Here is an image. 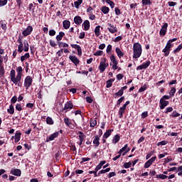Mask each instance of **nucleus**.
<instances>
[{
  "instance_id": "f257e3e1",
  "label": "nucleus",
  "mask_w": 182,
  "mask_h": 182,
  "mask_svg": "<svg viewBox=\"0 0 182 182\" xmlns=\"http://www.w3.org/2000/svg\"><path fill=\"white\" fill-rule=\"evenodd\" d=\"M133 50V58L139 59L143 53V48H141V44L140 43H134L132 48Z\"/></svg>"
},
{
  "instance_id": "f03ea898",
  "label": "nucleus",
  "mask_w": 182,
  "mask_h": 182,
  "mask_svg": "<svg viewBox=\"0 0 182 182\" xmlns=\"http://www.w3.org/2000/svg\"><path fill=\"white\" fill-rule=\"evenodd\" d=\"M16 73L15 70L12 69L10 71V79L14 85H17L18 87H22V82H21L20 78H18V75H16Z\"/></svg>"
},
{
  "instance_id": "7ed1b4c3",
  "label": "nucleus",
  "mask_w": 182,
  "mask_h": 182,
  "mask_svg": "<svg viewBox=\"0 0 182 182\" xmlns=\"http://www.w3.org/2000/svg\"><path fill=\"white\" fill-rule=\"evenodd\" d=\"M17 43H19L18 46V53H22L23 51H25V48H23V36H21V34L18 35Z\"/></svg>"
},
{
  "instance_id": "20e7f679",
  "label": "nucleus",
  "mask_w": 182,
  "mask_h": 182,
  "mask_svg": "<svg viewBox=\"0 0 182 182\" xmlns=\"http://www.w3.org/2000/svg\"><path fill=\"white\" fill-rule=\"evenodd\" d=\"M33 82V79L31 75H28L26 77L24 80V87H26V90L32 86V82Z\"/></svg>"
},
{
  "instance_id": "39448f33",
  "label": "nucleus",
  "mask_w": 182,
  "mask_h": 182,
  "mask_svg": "<svg viewBox=\"0 0 182 182\" xmlns=\"http://www.w3.org/2000/svg\"><path fill=\"white\" fill-rule=\"evenodd\" d=\"M172 46L173 44L167 42L166 46L162 50V52L164 53V56L167 57L168 55H170V50H171Z\"/></svg>"
},
{
  "instance_id": "423d86ee",
  "label": "nucleus",
  "mask_w": 182,
  "mask_h": 182,
  "mask_svg": "<svg viewBox=\"0 0 182 182\" xmlns=\"http://www.w3.org/2000/svg\"><path fill=\"white\" fill-rule=\"evenodd\" d=\"M58 137H59V132H55L46 137V143L53 141V140H55V139H58Z\"/></svg>"
},
{
  "instance_id": "0eeeda50",
  "label": "nucleus",
  "mask_w": 182,
  "mask_h": 182,
  "mask_svg": "<svg viewBox=\"0 0 182 182\" xmlns=\"http://www.w3.org/2000/svg\"><path fill=\"white\" fill-rule=\"evenodd\" d=\"M73 107V102L72 101H68L65 105L64 108L62 109V112H65V113H68L69 110H71V109Z\"/></svg>"
},
{
  "instance_id": "6e6552de",
  "label": "nucleus",
  "mask_w": 182,
  "mask_h": 182,
  "mask_svg": "<svg viewBox=\"0 0 182 182\" xmlns=\"http://www.w3.org/2000/svg\"><path fill=\"white\" fill-rule=\"evenodd\" d=\"M167 28H168V23H164V25L161 26L159 31L160 36H166L167 33Z\"/></svg>"
},
{
  "instance_id": "1a4fd4ad",
  "label": "nucleus",
  "mask_w": 182,
  "mask_h": 182,
  "mask_svg": "<svg viewBox=\"0 0 182 182\" xmlns=\"http://www.w3.org/2000/svg\"><path fill=\"white\" fill-rule=\"evenodd\" d=\"M151 62L147 60L145 63H143L141 65L136 67V70H143L147 69L151 65Z\"/></svg>"
},
{
  "instance_id": "9d476101",
  "label": "nucleus",
  "mask_w": 182,
  "mask_h": 182,
  "mask_svg": "<svg viewBox=\"0 0 182 182\" xmlns=\"http://www.w3.org/2000/svg\"><path fill=\"white\" fill-rule=\"evenodd\" d=\"M107 25V30L109 31V33H116L117 32V27H116L114 24L108 23Z\"/></svg>"
},
{
  "instance_id": "9b49d317",
  "label": "nucleus",
  "mask_w": 182,
  "mask_h": 182,
  "mask_svg": "<svg viewBox=\"0 0 182 182\" xmlns=\"http://www.w3.org/2000/svg\"><path fill=\"white\" fill-rule=\"evenodd\" d=\"M33 31V27L32 26H28L24 31L22 32L23 36H28L32 33Z\"/></svg>"
},
{
  "instance_id": "f8f14e48",
  "label": "nucleus",
  "mask_w": 182,
  "mask_h": 182,
  "mask_svg": "<svg viewBox=\"0 0 182 182\" xmlns=\"http://www.w3.org/2000/svg\"><path fill=\"white\" fill-rule=\"evenodd\" d=\"M168 105H170V102L168 101H166L165 100L160 99L159 107L161 110H163V109H165L166 107H167Z\"/></svg>"
},
{
  "instance_id": "ddd939ff",
  "label": "nucleus",
  "mask_w": 182,
  "mask_h": 182,
  "mask_svg": "<svg viewBox=\"0 0 182 182\" xmlns=\"http://www.w3.org/2000/svg\"><path fill=\"white\" fill-rule=\"evenodd\" d=\"M69 59L72 61L75 66H77L80 63V60L79 58H77V57H76V55H70Z\"/></svg>"
},
{
  "instance_id": "4468645a",
  "label": "nucleus",
  "mask_w": 182,
  "mask_h": 182,
  "mask_svg": "<svg viewBox=\"0 0 182 182\" xmlns=\"http://www.w3.org/2000/svg\"><path fill=\"white\" fill-rule=\"evenodd\" d=\"M107 66H109V63H107V65H106V58H105L104 62H101L99 65V69L100 70V73H103V72L106 70V68H107Z\"/></svg>"
},
{
  "instance_id": "2eb2a0df",
  "label": "nucleus",
  "mask_w": 182,
  "mask_h": 182,
  "mask_svg": "<svg viewBox=\"0 0 182 182\" xmlns=\"http://www.w3.org/2000/svg\"><path fill=\"white\" fill-rule=\"evenodd\" d=\"M10 174H12L13 176H16V177H21V175L22 174V171L21 169H11L10 171Z\"/></svg>"
},
{
  "instance_id": "dca6fc26",
  "label": "nucleus",
  "mask_w": 182,
  "mask_h": 182,
  "mask_svg": "<svg viewBox=\"0 0 182 182\" xmlns=\"http://www.w3.org/2000/svg\"><path fill=\"white\" fill-rule=\"evenodd\" d=\"M70 46L73 49H76L77 50L78 56H81L82 55V48L80 47V46H79L77 44H71Z\"/></svg>"
},
{
  "instance_id": "f3484780",
  "label": "nucleus",
  "mask_w": 182,
  "mask_h": 182,
  "mask_svg": "<svg viewBox=\"0 0 182 182\" xmlns=\"http://www.w3.org/2000/svg\"><path fill=\"white\" fill-rule=\"evenodd\" d=\"M64 123L66 126L70 127V129H75V125L70 122V119H69L68 117L64 118Z\"/></svg>"
},
{
  "instance_id": "a211bd4d",
  "label": "nucleus",
  "mask_w": 182,
  "mask_h": 182,
  "mask_svg": "<svg viewBox=\"0 0 182 182\" xmlns=\"http://www.w3.org/2000/svg\"><path fill=\"white\" fill-rule=\"evenodd\" d=\"M115 52H116L119 59H122V58H123V56H124V53L123 51H122V50L119 47H117L115 48Z\"/></svg>"
},
{
  "instance_id": "6ab92c4d",
  "label": "nucleus",
  "mask_w": 182,
  "mask_h": 182,
  "mask_svg": "<svg viewBox=\"0 0 182 182\" xmlns=\"http://www.w3.org/2000/svg\"><path fill=\"white\" fill-rule=\"evenodd\" d=\"M93 144L95 145V147H99L100 145V137H99V135H96L95 136V139H93Z\"/></svg>"
},
{
  "instance_id": "aec40b11",
  "label": "nucleus",
  "mask_w": 182,
  "mask_h": 182,
  "mask_svg": "<svg viewBox=\"0 0 182 182\" xmlns=\"http://www.w3.org/2000/svg\"><path fill=\"white\" fill-rule=\"evenodd\" d=\"M21 136H22V133H21V131H16L14 136L15 143H18L21 140Z\"/></svg>"
},
{
  "instance_id": "412c9836",
  "label": "nucleus",
  "mask_w": 182,
  "mask_h": 182,
  "mask_svg": "<svg viewBox=\"0 0 182 182\" xmlns=\"http://www.w3.org/2000/svg\"><path fill=\"white\" fill-rule=\"evenodd\" d=\"M74 22L75 25H80L82 22H83V19H82V17L80 16H76L74 17Z\"/></svg>"
},
{
  "instance_id": "4be33fe9",
  "label": "nucleus",
  "mask_w": 182,
  "mask_h": 182,
  "mask_svg": "<svg viewBox=\"0 0 182 182\" xmlns=\"http://www.w3.org/2000/svg\"><path fill=\"white\" fill-rule=\"evenodd\" d=\"M82 26L84 27V31H89L90 29V22L88 20L84 21Z\"/></svg>"
},
{
  "instance_id": "5701e85b",
  "label": "nucleus",
  "mask_w": 182,
  "mask_h": 182,
  "mask_svg": "<svg viewBox=\"0 0 182 182\" xmlns=\"http://www.w3.org/2000/svg\"><path fill=\"white\" fill-rule=\"evenodd\" d=\"M22 67L19 66L16 68V72H17V75L18 77L17 79L20 78V80H22Z\"/></svg>"
},
{
  "instance_id": "b1692460",
  "label": "nucleus",
  "mask_w": 182,
  "mask_h": 182,
  "mask_svg": "<svg viewBox=\"0 0 182 182\" xmlns=\"http://www.w3.org/2000/svg\"><path fill=\"white\" fill-rule=\"evenodd\" d=\"M63 26L64 29H69L70 28V21L69 20H64L63 21Z\"/></svg>"
},
{
  "instance_id": "393cba45",
  "label": "nucleus",
  "mask_w": 182,
  "mask_h": 182,
  "mask_svg": "<svg viewBox=\"0 0 182 182\" xmlns=\"http://www.w3.org/2000/svg\"><path fill=\"white\" fill-rule=\"evenodd\" d=\"M63 36H65V33L63 31H60L55 37L57 42H60V41H62L63 38Z\"/></svg>"
},
{
  "instance_id": "a878e982",
  "label": "nucleus",
  "mask_w": 182,
  "mask_h": 182,
  "mask_svg": "<svg viewBox=\"0 0 182 182\" xmlns=\"http://www.w3.org/2000/svg\"><path fill=\"white\" fill-rule=\"evenodd\" d=\"M7 23L6 21H0L1 28L4 32H6V29H8Z\"/></svg>"
},
{
  "instance_id": "bb28decb",
  "label": "nucleus",
  "mask_w": 182,
  "mask_h": 182,
  "mask_svg": "<svg viewBox=\"0 0 182 182\" xmlns=\"http://www.w3.org/2000/svg\"><path fill=\"white\" fill-rule=\"evenodd\" d=\"M7 113H9V114H14L15 113V107H14V105L11 104L9 105V108L7 109Z\"/></svg>"
},
{
  "instance_id": "cd10ccee",
  "label": "nucleus",
  "mask_w": 182,
  "mask_h": 182,
  "mask_svg": "<svg viewBox=\"0 0 182 182\" xmlns=\"http://www.w3.org/2000/svg\"><path fill=\"white\" fill-rule=\"evenodd\" d=\"M113 132V129H108L106 131V132L103 135V139H108V137H110L112 136V132Z\"/></svg>"
},
{
  "instance_id": "c85d7f7f",
  "label": "nucleus",
  "mask_w": 182,
  "mask_h": 182,
  "mask_svg": "<svg viewBox=\"0 0 182 182\" xmlns=\"http://www.w3.org/2000/svg\"><path fill=\"white\" fill-rule=\"evenodd\" d=\"M119 141H120V135L119 134L114 135L112 139L113 144H117V143H119Z\"/></svg>"
},
{
  "instance_id": "c756f323",
  "label": "nucleus",
  "mask_w": 182,
  "mask_h": 182,
  "mask_svg": "<svg viewBox=\"0 0 182 182\" xmlns=\"http://www.w3.org/2000/svg\"><path fill=\"white\" fill-rule=\"evenodd\" d=\"M101 11H102V14H105V15H107V14H109V12H110V9H109V7H107L106 6H103L101 8Z\"/></svg>"
},
{
  "instance_id": "7c9ffc66",
  "label": "nucleus",
  "mask_w": 182,
  "mask_h": 182,
  "mask_svg": "<svg viewBox=\"0 0 182 182\" xmlns=\"http://www.w3.org/2000/svg\"><path fill=\"white\" fill-rule=\"evenodd\" d=\"M57 45H58V48H69V44L62 41L57 42Z\"/></svg>"
},
{
  "instance_id": "2f4dec72",
  "label": "nucleus",
  "mask_w": 182,
  "mask_h": 182,
  "mask_svg": "<svg viewBox=\"0 0 182 182\" xmlns=\"http://www.w3.org/2000/svg\"><path fill=\"white\" fill-rule=\"evenodd\" d=\"M114 82V79L111 78L107 81L106 87L109 89V87H112L113 86V82Z\"/></svg>"
},
{
  "instance_id": "473e14b6",
  "label": "nucleus",
  "mask_w": 182,
  "mask_h": 182,
  "mask_svg": "<svg viewBox=\"0 0 182 182\" xmlns=\"http://www.w3.org/2000/svg\"><path fill=\"white\" fill-rule=\"evenodd\" d=\"M5 76V68L2 64H0V77H4Z\"/></svg>"
},
{
  "instance_id": "72a5a7b5",
  "label": "nucleus",
  "mask_w": 182,
  "mask_h": 182,
  "mask_svg": "<svg viewBox=\"0 0 182 182\" xmlns=\"http://www.w3.org/2000/svg\"><path fill=\"white\" fill-rule=\"evenodd\" d=\"M125 110H126V108H123L122 107H121L119 108V110L118 112V114L119 116V119H122L123 118V114L124 113Z\"/></svg>"
},
{
  "instance_id": "f704fd0d",
  "label": "nucleus",
  "mask_w": 182,
  "mask_h": 182,
  "mask_svg": "<svg viewBox=\"0 0 182 182\" xmlns=\"http://www.w3.org/2000/svg\"><path fill=\"white\" fill-rule=\"evenodd\" d=\"M176 92H177L176 87H171V90L168 92L170 97H173L174 95H176Z\"/></svg>"
},
{
  "instance_id": "c9c22d12",
  "label": "nucleus",
  "mask_w": 182,
  "mask_h": 182,
  "mask_svg": "<svg viewBox=\"0 0 182 182\" xmlns=\"http://www.w3.org/2000/svg\"><path fill=\"white\" fill-rule=\"evenodd\" d=\"M30 58H31V55L29 54V53H26L24 55H22L21 57V61L23 62L26 60V59H29Z\"/></svg>"
},
{
  "instance_id": "e433bc0d",
  "label": "nucleus",
  "mask_w": 182,
  "mask_h": 182,
  "mask_svg": "<svg viewBox=\"0 0 182 182\" xmlns=\"http://www.w3.org/2000/svg\"><path fill=\"white\" fill-rule=\"evenodd\" d=\"M147 89H149V85L144 84L142 87H141L139 88V92L141 93V92H144L145 90H147Z\"/></svg>"
},
{
  "instance_id": "4c0bfd02",
  "label": "nucleus",
  "mask_w": 182,
  "mask_h": 182,
  "mask_svg": "<svg viewBox=\"0 0 182 182\" xmlns=\"http://www.w3.org/2000/svg\"><path fill=\"white\" fill-rule=\"evenodd\" d=\"M97 118H95V119H90V127H95L97 124V121L96 120Z\"/></svg>"
},
{
  "instance_id": "58836bf2",
  "label": "nucleus",
  "mask_w": 182,
  "mask_h": 182,
  "mask_svg": "<svg viewBox=\"0 0 182 182\" xmlns=\"http://www.w3.org/2000/svg\"><path fill=\"white\" fill-rule=\"evenodd\" d=\"M142 6H148V5H151V0H142Z\"/></svg>"
},
{
  "instance_id": "ea45409f",
  "label": "nucleus",
  "mask_w": 182,
  "mask_h": 182,
  "mask_svg": "<svg viewBox=\"0 0 182 182\" xmlns=\"http://www.w3.org/2000/svg\"><path fill=\"white\" fill-rule=\"evenodd\" d=\"M95 34L96 36H100V26H97L95 28Z\"/></svg>"
},
{
  "instance_id": "a19ab883",
  "label": "nucleus",
  "mask_w": 182,
  "mask_h": 182,
  "mask_svg": "<svg viewBox=\"0 0 182 182\" xmlns=\"http://www.w3.org/2000/svg\"><path fill=\"white\" fill-rule=\"evenodd\" d=\"M82 2H83V0H77L76 1L74 2V6L75 8H79L80 5H82Z\"/></svg>"
},
{
  "instance_id": "79ce46f5",
  "label": "nucleus",
  "mask_w": 182,
  "mask_h": 182,
  "mask_svg": "<svg viewBox=\"0 0 182 182\" xmlns=\"http://www.w3.org/2000/svg\"><path fill=\"white\" fill-rule=\"evenodd\" d=\"M168 176L164 174L156 175V178H161V180H166Z\"/></svg>"
},
{
  "instance_id": "37998d69",
  "label": "nucleus",
  "mask_w": 182,
  "mask_h": 182,
  "mask_svg": "<svg viewBox=\"0 0 182 182\" xmlns=\"http://www.w3.org/2000/svg\"><path fill=\"white\" fill-rule=\"evenodd\" d=\"M106 3L108 4V5H109V6L112 8V9H113V8H114V2H113V1L112 0H106Z\"/></svg>"
},
{
  "instance_id": "c03bdc74",
  "label": "nucleus",
  "mask_w": 182,
  "mask_h": 182,
  "mask_svg": "<svg viewBox=\"0 0 182 182\" xmlns=\"http://www.w3.org/2000/svg\"><path fill=\"white\" fill-rule=\"evenodd\" d=\"M18 102V97L14 95L11 99V105H15Z\"/></svg>"
},
{
  "instance_id": "a18cd8bd",
  "label": "nucleus",
  "mask_w": 182,
  "mask_h": 182,
  "mask_svg": "<svg viewBox=\"0 0 182 182\" xmlns=\"http://www.w3.org/2000/svg\"><path fill=\"white\" fill-rule=\"evenodd\" d=\"M168 143V141L164 140V141L158 142L157 143V146H166V144H167Z\"/></svg>"
},
{
  "instance_id": "49530a36",
  "label": "nucleus",
  "mask_w": 182,
  "mask_h": 182,
  "mask_svg": "<svg viewBox=\"0 0 182 182\" xmlns=\"http://www.w3.org/2000/svg\"><path fill=\"white\" fill-rule=\"evenodd\" d=\"M182 49V44H180L175 50H173V53L176 55V53H178L180 50Z\"/></svg>"
},
{
  "instance_id": "de8ad7c7",
  "label": "nucleus",
  "mask_w": 182,
  "mask_h": 182,
  "mask_svg": "<svg viewBox=\"0 0 182 182\" xmlns=\"http://www.w3.org/2000/svg\"><path fill=\"white\" fill-rule=\"evenodd\" d=\"M180 116V114L177 112V111H173L171 114L170 117H178Z\"/></svg>"
},
{
  "instance_id": "09e8293b",
  "label": "nucleus",
  "mask_w": 182,
  "mask_h": 182,
  "mask_svg": "<svg viewBox=\"0 0 182 182\" xmlns=\"http://www.w3.org/2000/svg\"><path fill=\"white\" fill-rule=\"evenodd\" d=\"M164 164H167V163H170V161H173V158L171 156H167L166 158L164 159Z\"/></svg>"
},
{
  "instance_id": "8fccbe9b",
  "label": "nucleus",
  "mask_w": 182,
  "mask_h": 182,
  "mask_svg": "<svg viewBox=\"0 0 182 182\" xmlns=\"http://www.w3.org/2000/svg\"><path fill=\"white\" fill-rule=\"evenodd\" d=\"M112 45L109 44L106 50V53H108V55H110V53H112Z\"/></svg>"
},
{
  "instance_id": "3c124183",
  "label": "nucleus",
  "mask_w": 182,
  "mask_h": 182,
  "mask_svg": "<svg viewBox=\"0 0 182 182\" xmlns=\"http://www.w3.org/2000/svg\"><path fill=\"white\" fill-rule=\"evenodd\" d=\"M46 123L47 124H53V119H52V117H48L46 118Z\"/></svg>"
},
{
  "instance_id": "603ef678",
  "label": "nucleus",
  "mask_w": 182,
  "mask_h": 182,
  "mask_svg": "<svg viewBox=\"0 0 182 182\" xmlns=\"http://www.w3.org/2000/svg\"><path fill=\"white\" fill-rule=\"evenodd\" d=\"M117 65H119V62H117V61L115 62V63H112V69H113V70H117V69L119 68Z\"/></svg>"
},
{
  "instance_id": "864d4df0",
  "label": "nucleus",
  "mask_w": 182,
  "mask_h": 182,
  "mask_svg": "<svg viewBox=\"0 0 182 182\" xmlns=\"http://www.w3.org/2000/svg\"><path fill=\"white\" fill-rule=\"evenodd\" d=\"M16 110H17V112H21L22 110V105L17 103L16 105Z\"/></svg>"
},
{
  "instance_id": "5fc2aeb1",
  "label": "nucleus",
  "mask_w": 182,
  "mask_h": 182,
  "mask_svg": "<svg viewBox=\"0 0 182 182\" xmlns=\"http://www.w3.org/2000/svg\"><path fill=\"white\" fill-rule=\"evenodd\" d=\"M124 93V92L122 90H119L117 92L114 93V96H123V94Z\"/></svg>"
},
{
  "instance_id": "6e6d98bb",
  "label": "nucleus",
  "mask_w": 182,
  "mask_h": 182,
  "mask_svg": "<svg viewBox=\"0 0 182 182\" xmlns=\"http://www.w3.org/2000/svg\"><path fill=\"white\" fill-rule=\"evenodd\" d=\"M171 112H173V107H168L166 108L164 113L167 114V113H171Z\"/></svg>"
},
{
  "instance_id": "4d7b16f0",
  "label": "nucleus",
  "mask_w": 182,
  "mask_h": 182,
  "mask_svg": "<svg viewBox=\"0 0 182 182\" xmlns=\"http://www.w3.org/2000/svg\"><path fill=\"white\" fill-rule=\"evenodd\" d=\"M124 168H130V167H132V162H126L124 164Z\"/></svg>"
},
{
  "instance_id": "13d9d810",
  "label": "nucleus",
  "mask_w": 182,
  "mask_h": 182,
  "mask_svg": "<svg viewBox=\"0 0 182 182\" xmlns=\"http://www.w3.org/2000/svg\"><path fill=\"white\" fill-rule=\"evenodd\" d=\"M124 100V97H121L117 101V106H120L122 102Z\"/></svg>"
},
{
  "instance_id": "bf43d9fd",
  "label": "nucleus",
  "mask_w": 182,
  "mask_h": 182,
  "mask_svg": "<svg viewBox=\"0 0 182 182\" xmlns=\"http://www.w3.org/2000/svg\"><path fill=\"white\" fill-rule=\"evenodd\" d=\"M114 11H115V15H117V16L122 15V11H120V9H119L118 7H116Z\"/></svg>"
},
{
  "instance_id": "052dcab7",
  "label": "nucleus",
  "mask_w": 182,
  "mask_h": 182,
  "mask_svg": "<svg viewBox=\"0 0 182 182\" xmlns=\"http://www.w3.org/2000/svg\"><path fill=\"white\" fill-rule=\"evenodd\" d=\"M149 116V112L146 111L141 113V119H146Z\"/></svg>"
},
{
  "instance_id": "680f3d73",
  "label": "nucleus",
  "mask_w": 182,
  "mask_h": 182,
  "mask_svg": "<svg viewBox=\"0 0 182 182\" xmlns=\"http://www.w3.org/2000/svg\"><path fill=\"white\" fill-rule=\"evenodd\" d=\"M70 150L72 151H76V146L75 145V143H70Z\"/></svg>"
},
{
  "instance_id": "e2e57ef3",
  "label": "nucleus",
  "mask_w": 182,
  "mask_h": 182,
  "mask_svg": "<svg viewBox=\"0 0 182 182\" xmlns=\"http://www.w3.org/2000/svg\"><path fill=\"white\" fill-rule=\"evenodd\" d=\"M110 60H111L112 63H114L117 62L116 57L113 54L111 55V56H110Z\"/></svg>"
},
{
  "instance_id": "0e129e2a",
  "label": "nucleus",
  "mask_w": 182,
  "mask_h": 182,
  "mask_svg": "<svg viewBox=\"0 0 182 182\" xmlns=\"http://www.w3.org/2000/svg\"><path fill=\"white\" fill-rule=\"evenodd\" d=\"M50 45L52 46V48H55L58 46V44H56V42L53 40H50Z\"/></svg>"
},
{
  "instance_id": "69168bd1",
  "label": "nucleus",
  "mask_w": 182,
  "mask_h": 182,
  "mask_svg": "<svg viewBox=\"0 0 182 182\" xmlns=\"http://www.w3.org/2000/svg\"><path fill=\"white\" fill-rule=\"evenodd\" d=\"M8 4V0H0V6H5Z\"/></svg>"
},
{
  "instance_id": "338daca9",
  "label": "nucleus",
  "mask_w": 182,
  "mask_h": 182,
  "mask_svg": "<svg viewBox=\"0 0 182 182\" xmlns=\"http://www.w3.org/2000/svg\"><path fill=\"white\" fill-rule=\"evenodd\" d=\"M95 56H102L103 55V51L97 50L94 53Z\"/></svg>"
},
{
  "instance_id": "774afa93",
  "label": "nucleus",
  "mask_w": 182,
  "mask_h": 182,
  "mask_svg": "<svg viewBox=\"0 0 182 182\" xmlns=\"http://www.w3.org/2000/svg\"><path fill=\"white\" fill-rule=\"evenodd\" d=\"M151 164H151L150 161L148 160L145 164H144V168H149V167H150V166H151Z\"/></svg>"
}]
</instances>
